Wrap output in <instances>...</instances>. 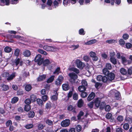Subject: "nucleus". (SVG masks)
Returning <instances> with one entry per match:
<instances>
[{
    "label": "nucleus",
    "mask_w": 132,
    "mask_h": 132,
    "mask_svg": "<svg viewBox=\"0 0 132 132\" xmlns=\"http://www.w3.org/2000/svg\"><path fill=\"white\" fill-rule=\"evenodd\" d=\"M43 59L42 58V55L40 54L37 55L35 59V61L36 62H38V64L39 65H42Z\"/></svg>",
    "instance_id": "nucleus-1"
},
{
    "label": "nucleus",
    "mask_w": 132,
    "mask_h": 132,
    "mask_svg": "<svg viewBox=\"0 0 132 132\" xmlns=\"http://www.w3.org/2000/svg\"><path fill=\"white\" fill-rule=\"evenodd\" d=\"M69 76L70 78V81L71 82H75V80L78 78L77 75L74 72L69 73Z\"/></svg>",
    "instance_id": "nucleus-2"
},
{
    "label": "nucleus",
    "mask_w": 132,
    "mask_h": 132,
    "mask_svg": "<svg viewBox=\"0 0 132 132\" xmlns=\"http://www.w3.org/2000/svg\"><path fill=\"white\" fill-rule=\"evenodd\" d=\"M75 63L77 68L81 69L85 66V64L79 59H77L76 60Z\"/></svg>",
    "instance_id": "nucleus-3"
},
{
    "label": "nucleus",
    "mask_w": 132,
    "mask_h": 132,
    "mask_svg": "<svg viewBox=\"0 0 132 132\" xmlns=\"http://www.w3.org/2000/svg\"><path fill=\"white\" fill-rule=\"evenodd\" d=\"M43 49L47 51L55 52L56 50L55 47L50 46L47 45H45L43 47Z\"/></svg>",
    "instance_id": "nucleus-4"
},
{
    "label": "nucleus",
    "mask_w": 132,
    "mask_h": 132,
    "mask_svg": "<svg viewBox=\"0 0 132 132\" xmlns=\"http://www.w3.org/2000/svg\"><path fill=\"white\" fill-rule=\"evenodd\" d=\"M70 123V120L69 119H65L61 122V125L62 127H67L69 125Z\"/></svg>",
    "instance_id": "nucleus-5"
},
{
    "label": "nucleus",
    "mask_w": 132,
    "mask_h": 132,
    "mask_svg": "<svg viewBox=\"0 0 132 132\" xmlns=\"http://www.w3.org/2000/svg\"><path fill=\"white\" fill-rule=\"evenodd\" d=\"M53 93L54 95L51 96V99L53 101H56L58 98V93H57V90H54Z\"/></svg>",
    "instance_id": "nucleus-6"
},
{
    "label": "nucleus",
    "mask_w": 132,
    "mask_h": 132,
    "mask_svg": "<svg viewBox=\"0 0 132 132\" xmlns=\"http://www.w3.org/2000/svg\"><path fill=\"white\" fill-rule=\"evenodd\" d=\"M76 108L75 106H73L71 105H69L67 108V110L68 111H71L74 113H76Z\"/></svg>",
    "instance_id": "nucleus-7"
},
{
    "label": "nucleus",
    "mask_w": 132,
    "mask_h": 132,
    "mask_svg": "<svg viewBox=\"0 0 132 132\" xmlns=\"http://www.w3.org/2000/svg\"><path fill=\"white\" fill-rule=\"evenodd\" d=\"M93 102L95 107L97 108L99 107L101 102V99L97 97L95 98Z\"/></svg>",
    "instance_id": "nucleus-8"
},
{
    "label": "nucleus",
    "mask_w": 132,
    "mask_h": 132,
    "mask_svg": "<svg viewBox=\"0 0 132 132\" xmlns=\"http://www.w3.org/2000/svg\"><path fill=\"white\" fill-rule=\"evenodd\" d=\"M107 76L108 79L110 81L114 80L115 78L114 74L112 72H109Z\"/></svg>",
    "instance_id": "nucleus-9"
},
{
    "label": "nucleus",
    "mask_w": 132,
    "mask_h": 132,
    "mask_svg": "<svg viewBox=\"0 0 132 132\" xmlns=\"http://www.w3.org/2000/svg\"><path fill=\"white\" fill-rule=\"evenodd\" d=\"M95 96V93L92 92L88 95L87 98V100L88 101H90L93 99Z\"/></svg>",
    "instance_id": "nucleus-10"
},
{
    "label": "nucleus",
    "mask_w": 132,
    "mask_h": 132,
    "mask_svg": "<svg viewBox=\"0 0 132 132\" xmlns=\"http://www.w3.org/2000/svg\"><path fill=\"white\" fill-rule=\"evenodd\" d=\"M46 78V75L43 74L40 75L37 78V81H42L44 80Z\"/></svg>",
    "instance_id": "nucleus-11"
},
{
    "label": "nucleus",
    "mask_w": 132,
    "mask_h": 132,
    "mask_svg": "<svg viewBox=\"0 0 132 132\" xmlns=\"http://www.w3.org/2000/svg\"><path fill=\"white\" fill-rule=\"evenodd\" d=\"M35 113L34 111L32 110H30L29 111L28 114V117L29 118H33L35 116Z\"/></svg>",
    "instance_id": "nucleus-12"
},
{
    "label": "nucleus",
    "mask_w": 132,
    "mask_h": 132,
    "mask_svg": "<svg viewBox=\"0 0 132 132\" xmlns=\"http://www.w3.org/2000/svg\"><path fill=\"white\" fill-rule=\"evenodd\" d=\"M10 1H0V5L4 6L8 5L10 4Z\"/></svg>",
    "instance_id": "nucleus-13"
},
{
    "label": "nucleus",
    "mask_w": 132,
    "mask_h": 132,
    "mask_svg": "<svg viewBox=\"0 0 132 132\" xmlns=\"http://www.w3.org/2000/svg\"><path fill=\"white\" fill-rule=\"evenodd\" d=\"M97 42V40L95 39H92L87 42L85 43V44L87 45H90L96 43Z\"/></svg>",
    "instance_id": "nucleus-14"
},
{
    "label": "nucleus",
    "mask_w": 132,
    "mask_h": 132,
    "mask_svg": "<svg viewBox=\"0 0 132 132\" xmlns=\"http://www.w3.org/2000/svg\"><path fill=\"white\" fill-rule=\"evenodd\" d=\"M114 97L115 99L117 100H120L121 99L120 94L118 91L116 92L114 94Z\"/></svg>",
    "instance_id": "nucleus-15"
},
{
    "label": "nucleus",
    "mask_w": 132,
    "mask_h": 132,
    "mask_svg": "<svg viewBox=\"0 0 132 132\" xmlns=\"http://www.w3.org/2000/svg\"><path fill=\"white\" fill-rule=\"evenodd\" d=\"M63 89L65 91L68 90L70 88L69 85L68 84H64L62 85Z\"/></svg>",
    "instance_id": "nucleus-16"
},
{
    "label": "nucleus",
    "mask_w": 132,
    "mask_h": 132,
    "mask_svg": "<svg viewBox=\"0 0 132 132\" xmlns=\"http://www.w3.org/2000/svg\"><path fill=\"white\" fill-rule=\"evenodd\" d=\"M84 103V102L82 99H79L77 103V106L79 108L82 107Z\"/></svg>",
    "instance_id": "nucleus-17"
},
{
    "label": "nucleus",
    "mask_w": 132,
    "mask_h": 132,
    "mask_svg": "<svg viewBox=\"0 0 132 132\" xmlns=\"http://www.w3.org/2000/svg\"><path fill=\"white\" fill-rule=\"evenodd\" d=\"M15 73H13L11 74L10 75H9L6 78V80L7 81H11L15 77Z\"/></svg>",
    "instance_id": "nucleus-18"
},
{
    "label": "nucleus",
    "mask_w": 132,
    "mask_h": 132,
    "mask_svg": "<svg viewBox=\"0 0 132 132\" xmlns=\"http://www.w3.org/2000/svg\"><path fill=\"white\" fill-rule=\"evenodd\" d=\"M50 63V61L48 59L45 60L42 62V63L43 66H47Z\"/></svg>",
    "instance_id": "nucleus-19"
},
{
    "label": "nucleus",
    "mask_w": 132,
    "mask_h": 132,
    "mask_svg": "<svg viewBox=\"0 0 132 132\" xmlns=\"http://www.w3.org/2000/svg\"><path fill=\"white\" fill-rule=\"evenodd\" d=\"M78 89L79 91L80 92H84L86 89V87L83 85L79 86L78 87Z\"/></svg>",
    "instance_id": "nucleus-20"
},
{
    "label": "nucleus",
    "mask_w": 132,
    "mask_h": 132,
    "mask_svg": "<svg viewBox=\"0 0 132 132\" xmlns=\"http://www.w3.org/2000/svg\"><path fill=\"white\" fill-rule=\"evenodd\" d=\"M31 52L29 50H25L23 52V54L26 57H29L31 55Z\"/></svg>",
    "instance_id": "nucleus-21"
},
{
    "label": "nucleus",
    "mask_w": 132,
    "mask_h": 132,
    "mask_svg": "<svg viewBox=\"0 0 132 132\" xmlns=\"http://www.w3.org/2000/svg\"><path fill=\"white\" fill-rule=\"evenodd\" d=\"M110 60L113 64L115 65L117 64V60L115 57H110Z\"/></svg>",
    "instance_id": "nucleus-22"
},
{
    "label": "nucleus",
    "mask_w": 132,
    "mask_h": 132,
    "mask_svg": "<svg viewBox=\"0 0 132 132\" xmlns=\"http://www.w3.org/2000/svg\"><path fill=\"white\" fill-rule=\"evenodd\" d=\"M32 86L30 84H28L26 85L25 87V90L27 92L30 91L31 89Z\"/></svg>",
    "instance_id": "nucleus-23"
},
{
    "label": "nucleus",
    "mask_w": 132,
    "mask_h": 132,
    "mask_svg": "<svg viewBox=\"0 0 132 132\" xmlns=\"http://www.w3.org/2000/svg\"><path fill=\"white\" fill-rule=\"evenodd\" d=\"M54 77L55 76L54 75L51 76L47 79V82L48 83L52 82L54 80Z\"/></svg>",
    "instance_id": "nucleus-24"
},
{
    "label": "nucleus",
    "mask_w": 132,
    "mask_h": 132,
    "mask_svg": "<svg viewBox=\"0 0 132 132\" xmlns=\"http://www.w3.org/2000/svg\"><path fill=\"white\" fill-rule=\"evenodd\" d=\"M120 73L123 75H126L127 74V71L126 70L123 68H121L120 69Z\"/></svg>",
    "instance_id": "nucleus-25"
},
{
    "label": "nucleus",
    "mask_w": 132,
    "mask_h": 132,
    "mask_svg": "<svg viewBox=\"0 0 132 132\" xmlns=\"http://www.w3.org/2000/svg\"><path fill=\"white\" fill-rule=\"evenodd\" d=\"M19 98L17 97H14L12 99L11 102L12 104L16 103L19 100Z\"/></svg>",
    "instance_id": "nucleus-26"
},
{
    "label": "nucleus",
    "mask_w": 132,
    "mask_h": 132,
    "mask_svg": "<svg viewBox=\"0 0 132 132\" xmlns=\"http://www.w3.org/2000/svg\"><path fill=\"white\" fill-rule=\"evenodd\" d=\"M36 101L38 104L40 106H42L43 105V101L41 99L38 98L36 99Z\"/></svg>",
    "instance_id": "nucleus-27"
},
{
    "label": "nucleus",
    "mask_w": 132,
    "mask_h": 132,
    "mask_svg": "<svg viewBox=\"0 0 132 132\" xmlns=\"http://www.w3.org/2000/svg\"><path fill=\"white\" fill-rule=\"evenodd\" d=\"M60 70V67L57 68L53 72V74H56V75H59L61 72Z\"/></svg>",
    "instance_id": "nucleus-28"
},
{
    "label": "nucleus",
    "mask_w": 132,
    "mask_h": 132,
    "mask_svg": "<svg viewBox=\"0 0 132 132\" xmlns=\"http://www.w3.org/2000/svg\"><path fill=\"white\" fill-rule=\"evenodd\" d=\"M7 37H9L10 39L11 38H19V36L15 35H12L10 34L7 35L6 36Z\"/></svg>",
    "instance_id": "nucleus-29"
},
{
    "label": "nucleus",
    "mask_w": 132,
    "mask_h": 132,
    "mask_svg": "<svg viewBox=\"0 0 132 132\" xmlns=\"http://www.w3.org/2000/svg\"><path fill=\"white\" fill-rule=\"evenodd\" d=\"M119 44L122 47H123L125 44V40L122 39H120L119 41Z\"/></svg>",
    "instance_id": "nucleus-30"
},
{
    "label": "nucleus",
    "mask_w": 132,
    "mask_h": 132,
    "mask_svg": "<svg viewBox=\"0 0 132 132\" xmlns=\"http://www.w3.org/2000/svg\"><path fill=\"white\" fill-rule=\"evenodd\" d=\"M6 127H9L11 125H12V121L11 120H7L5 123Z\"/></svg>",
    "instance_id": "nucleus-31"
},
{
    "label": "nucleus",
    "mask_w": 132,
    "mask_h": 132,
    "mask_svg": "<svg viewBox=\"0 0 132 132\" xmlns=\"http://www.w3.org/2000/svg\"><path fill=\"white\" fill-rule=\"evenodd\" d=\"M31 109L30 106V105H25L24 109V110L28 112Z\"/></svg>",
    "instance_id": "nucleus-32"
},
{
    "label": "nucleus",
    "mask_w": 132,
    "mask_h": 132,
    "mask_svg": "<svg viewBox=\"0 0 132 132\" xmlns=\"http://www.w3.org/2000/svg\"><path fill=\"white\" fill-rule=\"evenodd\" d=\"M45 122L46 124L49 126H52L53 124V122L52 121L49 119H47L45 121Z\"/></svg>",
    "instance_id": "nucleus-33"
},
{
    "label": "nucleus",
    "mask_w": 132,
    "mask_h": 132,
    "mask_svg": "<svg viewBox=\"0 0 132 132\" xmlns=\"http://www.w3.org/2000/svg\"><path fill=\"white\" fill-rule=\"evenodd\" d=\"M84 113L82 111H80L78 115L77 116L78 119L80 120L81 118V117L84 115Z\"/></svg>",
    "instance_id": "nucleus-34"
},
{
    "label": "nucleus",
    "mask_w": 132,
    "mask_h": 132,
    "mask_svg": "<svg viewBox=\"0 0 132 132\" xmlns=\"http://www.w3.org/2000/svg\"><path fill=\"white\" fill-rule=\"evenodd\" d=\"M103 72L104 75L107 76L110 72V71L107 69L104 68L103 70Z\"/></svg>",
    "instance_id": "nucleus-35"
},
{
    "label": "nucleus",
    "mask_w": 132,
    "mask_h": 132,
    "mask_svg": "<svg viewBox=\"0 0 132 132\" xmlns=\"http://www.w3.org/2000/svg\"><path fill=\"white\" fill-rule=\"evenodd\" d=\"M1 87L3 88V90L4 91L7 90L9 89V86L5 84H3Z\"/></svg>",
    "instance_id": "nucleus-36"
},
{
    "label": "nucleus",
    "mask_w": 132,
    "mask_h": 132,
    "mask_svg": "<svg viewBox=\"0 0 132 132\" xmlns=\"http://www.w3.org/2000/svg\"><path fill=\"white\" fill-rule=\"evenodd\" d=\"M12 50V48L9 46H6L4 48L5 51L7 53H10Z\"/></svg>",
    "instance_id": "nucleus-37"
},
{
    "label": "nucleus",
    "mask_w": 132,
    "mask_h": 132,
    "mask_svg": "<svg viewBox=\"0 0 132 132\" xmlns=\"http://www.w3.org/2000/svg\"><path fill=\"white\" fill-rule=\"evenodd\" d=\"M105 103L104 102H101L100 105H99L100 109L101 110L103 109L105 107Z\"/></svg>",
    "instance_id": "nucleus-38"
},
{
    "label": "nucleus",
    "mask_w": 132,
    "mask_h": 132,
    "mask_svg": "<svg viewBox=\"0 0 132 132\" xmlns=\"http://www.w3.org/2000/svg\"><path fill=\"white\" fill-rule=\"evenodd\" d=\"M122 63L124 64L127 63V60L125 57L123 56H121Z\"/></svg>",
    "instance_id": "nucleus-39"
},
{
    "label": "nucleus",
    "mask_w": 132,
    "mask_h": 132,
    "mask_svg": "<svg viewBox=\"0 0 132 132\" xmlns=\"http://www.w3.org/2000/svg\"><path fill=\"white\" fill-rule=\"evenodd\" d=\"M117 119L119 122H121L123 120V116H119L117 117Z\"/></svg>",
    "instance_id": "nucleus-40"
},
{
    "label": "nucleus",
    "mask_w": 132,
    "mask_h": 132,
    "mask_svg": "<svg viewBox=\"0 0 132 132\" xmlns=\"http://www.w3.org/2000/svg\"><path fill=\"white\" fill-rule=\"evenodd\" d=\"M30 98L31 100L33 102L36 101L37 99L36 96L34 94L31 95L30 96Z\"/></svg>",
    "instance_id": "nucleus-41"
},
{
    "label": "nucleus",
    "mask_w": 132,
    "mask_h": 132,
    "mask_svg": "<svg viewBox=\"0 0 132 132\" xmlns=\"http://www.w3.org/2000/svg\"><path fill=\"white\" fill-rule=\"evenodd\" d=\"M70 70L75 72L77 74L79 73V70L76 68H75L74 67L71 68L70 69Z\"/></svg>",
    "instance_id": "nucleus-42"
},
{
    "label": "nucleus",
    "mask_w": 132,
    "mask_h": 132,
    "mask_svg": "<svg viewBox=\"0 0 132 132\" xmlns=\"http://www.w3.org/2000/svg\"><path fill=\"white\" fill-rule=\"evenodd\" d=\"M79 33L80 35H84L85 34V32L83 28H81L79 31Z\"/></svg>",
    "instance_id": "nucleus-43"
},
{
    "label": "nucleus",
    "mask_w": 132,
    "mask_h": 132,
    "mask_svg": "<svg viewBox=\"0 0 132 132\" xmlns=\"http://www.w3.org/2000/svg\"><path fill=\"white\" fill-rule=\"evenodd\" d=\"M51 103L50 102H49L46 103L45 105V108L46 109H51Z\"/></svg>",
    "instance_id": "nucleus-44"
},
{
    "label": "nucleus",
    "mask_w": 132,
    "mask_h": 132,
    "mask_svg": "<svg viewBox=\"0 0 132 132\" xmlns=\"http://www.w3.org/2000/svg\"><path fill=\"white\" fill-rule=\"evenodd\" d=\"M42 100L44 102H45L48 99V97L47 95H44L42 97Z\"/></svg>",
    "instance_id": "nucleus-45"
},
{
    "label": "nucleus",
    "mask_w": 132,
    "mask_h": 132,
    "mask_svg": "<svg viewBox=\"0 0 132 132\" xmlns=\"http://www.w3.org/2000/svg\"><path fill=\"white\" fill-rule=\"evenodd\" d=\"M123 129L125 130H127L129 128V126L128 123H125L124 124L123 126Z\"/></svg>",
    "instance_id": "nucleus-46"
},
{
    "label": "nucleus",
    "mask_w": 132,
    "mask_h": 132,
    "mask_svg": "<svg viewBox=\"0 0 132 132\" xmlns=\"http://www.w3.org/2000/svg\"><path fill=\"white\" fill-rule=\"evenodd\" d=\"M73 98L75 100H78V94L76 93H74L73 95Z\"/></svg>",
    "instance_id": "nucleus-47"
},
{
    "label": "nucleus",
    "mask_w": 132,
    "mask_h": 132,
    "mask_svg": "<svg viewBox=\"0 0 132 132\" xmlns=\"http://www.w3.org/2000/svg\"><path fill=\"white\" fill-rule=\"evenodd\" d=\"M33 126V125L32 124H29L26 125L25 127L27 129H29L32 128Z\"/></svg>",
    "instance_id": "nucleus-48"
},
{
    "label": "nucleus",
    "mask_w": 132,
    "mask_h": 132,
    "mask_svg": "<svg viewBox=\"0 0 132 132\" xmlns=\"http://www.w3.org/2000/svg\"><path fill=\"white\" fill-rule=\"evenodd\" d=\"M105 67L108 69L111 70L112 68V65L110 63H108L106 64Z\"/></svg>",
    "instance_id": "nucleus-49"
},
{
    "label": "nucleus",
    "mask_w": 132,
    "mask_h": 132,
    "mask_svg": "<svg viewBox=\"0 0 132 132\" xmlns=\"http://www.w3.org/2000/svg\"><path fill=\"white\" fill-rule=\"evenodd\" d=\"M83 60L86 62H89L90 59L89 57L87 55H85L83 58Z\"/></svg>",
    "instance_id": "nucleus-50"
},
{
    "label": "nucleus",
    "mask_w": 132,
    "mask_h": 132,
    "mask_svg": "<svg viewBox=\"0 0 132 132\" xmlns=\"http://www.w3.org/2000/svg\"><path fill=\"white\" fill-rule=\"evenodd\" d=\"M19 49L18 48H17L14 51V54L16 56L18 57L19 56Z\"/></svg>",
    "instance_id": "nucleus-51"
},
{
    "label": "nucleus",
    "mask_w": 132,
    "mask_h": 132,
    "mask_svg": "<svg viewBox=\"0 0 132 132\" xmlns=\"http://www.w3.org/2000/svg\"><path fill=\"white\" fill-rule=\"evenodd\" d=\"M81 92V96L82 98H85L87 96L88 94L86 92H85V91Z\"/></svg>",
    "instance_id": "nucleus-52"
},
{
    "label": "nucleus",
    "mask_w": 132,
    "mask_h": 132,
    "mask_svg": "<svg viewBox=\"0 0 132 132\" xmlns=\"http://www.w3.org/2000/svg\"><path fill=\"white\" fill-rule=\"evenodd\" d=\"M64 78L62 76L60 75L58 76L57 79V80H59L62 82L64 80Z\"/></svg>",
    "instance_id": "nucleus-53"
},
{
    "label": "nucleus",
    "mask_w": 132,
    "mask_h": 132,
    "mask_svg": "<svg viewBox=\"0 0 132 132\" xmlns=\"http://www.w3.org/2000/svg\"><path fill=\"white\" fill-rule=\"evenodd\" d=\"M62 82L59 80H57L56 79V81L55 82V84L57 86L59 87L60 86Z\"/></svg>",
    "instance_id": "nucleus-54"
},
{
    "label": "nucleus",
    "mask_w": 132,
    "mask_h": 132,
    "mask_svg": "<svg viewBox=\"0 0 132 132\" xmlns=\"http://www.w3.org/2000/svg\"><path fill=\"white\" fill-rule=\"evenodd\" d=\"M44 127L45 125H44L42 124L39 123L38 125V129L39 130H41Z\"/></svg>",
    "instance_id": "nucleus-55"
},
{
    "label": "nucleus",
    "mask_w": 132,
    "mask_h": 132,
    "mask_svg": "<svg viewBox=\"0 0 132 132\" xmlns=\"http://www.w3.org/2000/svg\"><path fill=\"white\" fill-rule=\"evenodd\" d=\"M127 123H129V124H131L132 122V119L129 117L125 119Z\"/></svg>",
    "instance_id": "nucleus-56"
},
{
    "label": "nucleus",
    "mask_w": 132,
    "mask_h": 132,
    "mask_svg": "<svg viewBox=\"0 0 132 132\" xmlns=\"http://www.w3.org/2000/svg\"><path fill=\"white\" fill-rule=\"evenodd\" d=\"M24 102L26 105H30L31 102V100L30 99L27 98L25 101Z\"/></svg>",
    "instance_id": "nucleus-57"
},
{
    "label": "nucleus",
    "mask_w": 132,
    "mask_h": 132,
    "mask_svg": "<svg viewBox=\"0 0 132 132\" xmlns=\"http://www.w3.org/2000/svg\"><path fill=\"white\" fill-rule=\"evenodd\" d=\"M105 111L107 112L109 111L111 109V107L109 105H107L105 107Z\"/></svg>",
    "instance_id": "nucleus-58"
},
{
    "label": "nucleus",
    "mask_w": 132,
    "mask_h": 132,
    "mask_svg": "<svg viewBox=\"0 0 132 132\" xmlns=\"http://www.w3.org/2000/svg\"><path fill=\"white\" fill-rule=\"evenodd\" d=\"M81 127L80 125H78L76 127V131L78 132H79L81 131Z\"/></svg>",
    "instance_id": "nucleus-59"
},
{
    "label": "nucleus",
    "mask_w": 132,
    "mask_h": 132,
    "mask_svg": "<svg viewBox=\"0 0 132 132\" xmlns=\"http://www.w3.org/2000/svg\"><path fill=\"white\" fill-rule=\"evenodd\" d=\"M112 117V114L110 113H108L105 116V118L108 119H111Z\"/></svg>",
    "instance_id": "nucleus-60"
},
{
    "label": "nucleus",
    "mask_w": 132,
    "mask_h": 132,
    "mask_svg": "<svg viewBox=\"0 0 132 132\" xmlns=\"http://www.w3.org/2000/svg\"><path fill=\"white\" fill-rule=\"evenodd\" d=\"M126 47L127 49L130 48L132 46V44L130 43H126Z\"/></svg>",
    "instance_id": "nucleus-61"
},
{
    "label": "nucleus",
    "mask_w": 132,
    "mask_h": 132,
    "mask_svg": "<svg viewBox=\"0 0 132 132\" xmlns=\"http://www.w3.org/2000/svg\"><path fill=\"white\" fill-rule=\"evenodd\" d=\"M2 75L3 77H7L10 75V74L8 72H5L3 73Z\"/></svg>",
    "instance_id": "nucleus-62"
},
{
    "label": "nucleus",
    "mask_w": 132,
    "mask_h": 132,
    "mask_svg": "<svg viewBox=\"0 0 132 132\" xmlns=\"http://www.w3.org/2000/svg\"><path fill=\"white\" fill-rule=\"evenodd\" d=\"M108 79V77H107L106 76H102V81L104 82H106L107 81Z\"/></svg>",
    "instance_id": "nucleus-63"
},
{
    "label": "nucleus",
    "mask_w": 132,
    "mask_h": 132,
    "mask_svg": "<svg viewBox=\"0 0 132 132\" xmlns=\"http://www.w3.org/2000/svg\"><path fill=\"white\" fill-rule=\"evenodd\" d=\"M122 37L124 39L127 40L128 39L129 37V36L127 34H125L123 35Z\"/></svg>",
    "instance_id": "nucleus-64"
}]
</instances>
